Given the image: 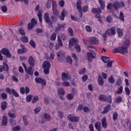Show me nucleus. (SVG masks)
<instances>
[{
    "instance_id": "3c124183",
    "label": "nucleus",
    "mask_w": 131,
    "mask_h": 131,
    "mask_svg": "<svg viewBox=\"0 0 131 131\" xmlns=\"http://www.w3.org/2000/svg\"><path fill=\"white\" fill-rule=\"evenodd\" d=\"M73 98H74V95L72 94H68L67 95V99L68 100H73Z\"/></svg>"
},
{
    "instance_id": "6e6552de",
    "label": "nucleus",
    "mask_w": 131,
    "mask_h": 131,
    "mask_svg": "<svg viewBox=\"0 0 131 131\" xmlns=\"http://www.w3.org/2000/svg\"><path fill=\"white\" fill-rule=\"evenodd\" d=\"M108 36H112L116 34V30L115 27H112L110 30H107L105 31Z\"/></svg>"
},
{
    "instance_id": "1a4fd4ad",
    "label": "nucleus",
    "mask_w": 131,
    "mask_h": 131,
    "mask_svg": "<svg viewBox=\"0 0 131 131\" xmlns=\"http://www.w3.org/2000/svg\"><path fill=\"white\" fill-rule=\"evenodd\" d=\"M3 65L0 66V72H4V71H9V66L5 61L3 63Z\"/></svg>"
},
{
    "instance_id": "a878e982",
    "label": "nucleus",
    "mask_w": 131,
    "mask_h": 131,
    "mask_svg": "<svg viewBox=\"0 0 131 131\" xmlns=\"http://www.w3.org/2000/svg\"><path fill=\"white\" fill-rule=\"evenodd\" d=\"M2 124L4 126H6L8 124V117L6 116H4L2 118Z\"/></svg>"
},
{
    "instance_id": "37998d69",
    "label": "nucleus",
    "mask_w": 131,
    "mask_h": 131,
    "mask_svg": "<svg viewBox=\"0 0 131 131\" xmlns=\"http://www.w3.org/2000/svg\"><path fill=\"white\" fill-rule=\"evenodd\" d=\"M121 83H122V81L121 80V78L118 77V80L116 81V84L117 86H119L121 85Z\"/></svg>"
},
{
    "instance_id": "0eeeda50",
    "label": "nucleus",
    "mask_w": 131,
    "mask_h": 131,
    "mask_svg": "<svg viewBox=\"0 0 131 131\" xmlns=\"http://www.w3.org/2000/svg\"><path fill=\"white\" fill-rule=\"evenodd\" d=\"M82 4V1L81 0H77L76 3L77 9L80 14V17L81 18L82 17V9L81 8V5Z\"/></svg>"
},
{
    "instance_id": "49530a36",
    "label": "nucleus",
    "mask_w": 131,
    "mask_h": 131,
    "mask_svg": "<svg viewBox=\"0 0 131 131\" xmlns=\"http://www.w3.org/2000/svg\"><path fill=\"white\" fill-rule=\"evenodd\" d=\"M38 100H39V98H38V96L35 95L33 97V98L32 101V104H34L35 103H36V102H37V101H38Z\"/></svg>"
},
{
    "instance_id": "a211bd4d",
    "label": "nucleus",
    "mask_w": 131,
    "mask_h": 131,
    "mask_svg": "<svg viewBox=\"0 0 131 131\" xmlns=\"http://www.w3.org/2000/svg\"><path fill=\"white\" fill-rule=\"evenodd\" d=\"M92 12L93 14H96V15H100L102 13V10L100 8H93L92 9Z\"/></svg>"
},
{
    "instance_id": "bf43d9fd",
    "label": "nucleus",
    "mask_w": 131,
    "mask_h": 131,
    "mask_svg": "<svg viewBox=\"0 0 131 131\" xmlns=\"http://www.w3.org/2000/svg\"><path fill=\"white\" fill-rule=\"evenodd\" d=\"M29 43L34 49H35L36 45L35 44V42L33 40L31 39Z\"/></svg>"
},
{
    "instance_id": "603ef678",
    "label": "nucleus",
    "mask_w": 131,
    "mask_h": 131,
    "mask_svg": "<svg viewBox=\"0 0 131 131\" xmlns=\"http://www.w3.org/2000/svg\"><path fill=\"white\" fill-rule=\"evenodd\" d=\"M68 31H69V33L71 36H73V35H74V32L73 31L72 28H69L68 29Z\"/></svg>"
},
{
    "instance_id": "5701e85b",
    "label": "nucleus",
    "mask_w": 131,
    "mask_h": 131,
    "mask_svg": "<svg viewBox=\"0 0 131 131\" xmlns=\"http://www.w3.org/2000/svg\"><path fill=\"white\" fill-rule=\"evenodd\" d=\"M78 43V41L77 39H75L74 38H72L71 40H70L69 46H76Z\"/></svg>"
},
{
    "instance_id": "20e7f679",
    "label": "nucleus",
    "mask_w": 131,
    "mask_h": 131,
    "mask_svg": "<svg viewBox=\"0 0 131 131\" xmlns=\"http://www.w3.org/2000/svg\"><path fill=\"white\" fill-rule=\"evenodd\" d=\"M98 100L100 101V102H108L110 104L112 103V96L111 95L107 96L104 94H100L98 97Z\"/></svg>"
},
{
    "instance_id": "e433bc0d",
    "label": "nucleus",
    "mask_w": 131,
    "mask_h": 131,
    "mask_svg": "<svg viewBox=\"0 0 131 131\" xmlns=\"http://www.w3.org/2000/svg\"><path fill=\"white\" fill-rule=\"evenodd\" d=\"M123 91V87L122 86H121L116 91V92H115V94H116L117 95H119L120 94H122Z\"/></svg>"
},
{
    "instance_id": "f03ea898",
    "label": "nucleus",
    "mask_w": 131,
    "mask_h": 131,
    "mask_svg": "<svg viewBox=\"0 0 131 131\" xmlns=\"http://www.w3.org/2000/svg\"><path fill=\"white\" fill-rule=\"evenodd\" d=\"M43 18L45 22L47 23L49 27H51V28H53V24L57 23V21H58V17L55 15H52L51 19L49 12H46L44 14Z\"/></svg>"
},
{
    "instance_id": "0e129e2a",
    "label": "nucleus",
    "mask_w": 131,
    "mask_h": 131,
    "mask_svg": "<svg viewBox=\"0 0 131 131\" xmlns=\"http://www.w3.org/2000/svg\"><path fill=\"white\" fill-rule=\"evenodd\" d=\"M8 115L11 118H16V114L12 113L11 111L8 112Z\"/></svg>"
},
{
    "instance_id": "72a5a7b5",
    "label": "nucleus",
    "mask_w": 131,
    "mask_h": 131,
    "mask_svg": "<svg viewBox=\"0 0 131 131\" xmlns=\"http://www.w3.org/2000/svg\"><path fill=\"white\" fill-rule=\"evenodd\" d=\"M101 59L104 63H107L110 61V58L107 56H101Z\"/></svg>"
},
{
    "instance_id": "9d476101",
    "label": "nucleus",
    "mask_w": 131,
    "mask_h": 131,
    "mask_svg": "<svg viewBox=\"0 0 131 131\" xmlns=\"http://www.w3.org/2000/svg\"><path fill=\"white\" fill-rule=\"evenodd\" d=\"M35 81L36 82V83H40L41 85H43V86L47 85L46 80L42 79L40 77H36L35 78Z\"/></svg>"
},
{
    "instance_id": "8fccbe9b",
    "label": "nucleus",
    "mask_w": 131,
    "mask_h": 131,
    "mask_svg": "<svg viewBox=\"0 0 131 131\" xmlns=\"http://www.w3.org/2000/svg\"><path fill=\"white\" fill-rule=\"evenodd\" d=\"M41 110V108L40 106H37L34 110V112H35V114H37V113H39L40 111Z\"/></svg>"
},
{
    "instance_id": "4c0bfd02",
    "label": "nucleus",
    "mask_w": 131,
    "mask_h": 131,
    "mask_svg": "<svg viewBox=\"0 0 131 131\" xmlns=\"http://www.w3.org/2000/svg\"><path fill=\"white\" fill-rule=\"evenodd\" d=\"M119 19L120 20V21H123V22H124V14L122 12H120V14L119 16Z\"/></svg>"
},
{
    "instance_id": "423d86ee",
    "label": "nucleus",
    "mask_w": 131,
    "mask_h": 131,
    "mask_svg": "<svg viewBox=\"0 0 131 131\" xmlns=\"http://www.w3.org/2000/svg\"><path fill=\"white\" fill-rule=\"evenodd\" d=\"M5 91L9 95H12V94L15 98H19V94L14 89H10V88L7 87L5 89Z\"/></svg>"
},
{
    "instance_id": "f257e3e1",
    "label": "nucleus",
    "mask_w": 131,
    "mask_h": 131,
    "mask_svg": "<svg viewBox=\"0 0 131 131\" xmlns=\"http://www.w3.org/2000/svg\"><path fill=\"white\" fill-rule=\"evenodd\" d=\"M130 46V41L129 40H127L124 41V44L118 48H115L113 52L114 54H121L122 55H125L128 53V48Z\"/></svg>"
},
{
    "instance_id": "c756f323",
    "label": "nucleus",
    "mask_w": 131,
    "mask_h": 131,
    "mask_svg": "<svg viewBox=\"0 0 131 131\" xmlns=\"http://www.w3.org/2000/svg\"><path fill=\"white\" fill-rule=\"evenodd\" d=\"M37 17L39 19L40 23H42V15L41 14V11L40 10L38 11Z\"/></svg>"
},
{
    "instance_id": "aec40b11",
    "label": "nucleus",
    "mask_w": 131,
    "mask_h": 131,
    "mask_svg": "<svg viewBox=\"0 0 131 131\" xmlns=\"http://www.w3.org/2000/svg\"><path fill=\"white\" fill-rule=\"evenodd\" d=\"M65 28H66V26L65 24H58L57 25V27L56 28V31H60V30H65Z\"/></svg>"
},
{
    "instance_id": "39448f33",
    "label": "nucleus",
    "mask_w": 131,
    "mask_h": 131,
    "mask_svg": "<svg viewBox=\"0 0 131 131\" xmlns=\"http://www.w3.org/2000/svg\"><path fill=\"white\" fill-rule=\"evenodd\" d=\"M43 69L44 74L48 75L50 73V68H51V63L49 61H45L43 62Z\"/></svg>"
},
{
    "instance_id": "2f4dec72",
    "label": "nucleus",
    "mask_w": 131,
    "mask_h": 131,
    "mask_svg": "<svg viewBox=\"0 0 131 131\" xmlns=\"http://www.w3.org/2000/svg\"><path fill=\"white\" fill-rule=\"evenodd\" d=\"M113 7L114 8V9L116 10H118V9H120L119 8V2H114L113 4Z\"/></svg>"
},
{
    "instance_id": "2eb2a0df",
    "label": "nucleus",
    "mask_w": 131,
    "mask_h": 131,
    "mask_svg": "<svg viewBox=\"0 0 131 131\" xmlns=\"http://www.w3.org/2000/svg\"><path fill=\"white\" fill-rule=\"evenodd\" d=\"M61 47H63V43L60 37L58 36L57 43L56 44L55 48L56 50H60Z\"/></svg>"
},
{
    "instance_id": "864d4df0",
    "label": "nucleus",
    "mask_w": 131,
    "mask_h": 131,
    "mask_svg": "<svg viewBox=\"0 0 131 131\" xmlns=\"http://www.w3.org/2000/svg\"><path fill=\"white\" fill-rule=\"evenodd\" d=\"M95 127L96 129H99L101 128V123L99 121L95 123Z\"/></svg>"
},
{
    "instance_id": "5fc2aeb1",
    "label": "nucleus",
    "mask_w": 131,
    "mask_h": 131,
    "mask_svg": "<svg viewBox=\"0 0 131 131\" xmlns=\"http://www.w3.org/2000/svg\"><path fill=\"white\" fill-rule=\"evenodd\" d=\"M23 119L25 125H26V126H27V125H28V121H27V118L26 117V116H24Z\"/></svg>"
},
{
    "instance_id": "c85d7f7f",
    "label": "nucleus",
    "mask_w": 131,
    "mask_h": 131,
    "mask_svg": "<svg viewBox=\"0 0 131 131\" xmlns=\"http://www.w3.org/2000/svg\"><path fill=\"white\" fill-rule=\"evenodd\" d=\"M98 84L100 85V86H103L104 85V79L101 77H98Z\"/></svg>"
},
{
    "instance_id": "c9c22d12",
    "label": "nucleus",
    "mask_w": 131,
    "mask_h": 131,
    "mask_svg": "<svg viewBox=\"0 0 131 131\" xmlns=\"http://www.w3.org/2000/svg\"><path fill=\"white\" fill-rule=\"evenodd\" d=\"M115 103H117V104L121 103V102H122V97H121V96L117 97L115 100Z\"/></svg>"
},
{
    "instance_id": "e2e57ef3",
    "label": "nucleus",
    "mask_w": 131,
    "mask_h": 131,
    "mask_svg": "<svg viewBox=\"0 0 131 131\" xmlns=\"http://www.w3.org/2000/svg\"><path fill=\"white\" fill-rule=\"evenodd\" d=\"M33 28H34V26L31 23H29L28 25V29L29 30H32Z\"/></svg>"
},
{
    "instance_id": "dca6fc26",
    "label": "nucleus",
    "mask_w": 131,
    "mask_h": 131,
    "mask_svg": "<svg viewBox=\"0 0 131 131\" xmlns=\"http://www.w3.org/2000/svg\"><path fill=\"white\" fill-rule=\"evenodd\" d=\"M28 62L29 65H30L31 67H34V66H35V61L34 60V59L32 56H30L29 57Z\"/></svg>"
},
{
    "instance_id": "f704fd0d",
    "label": "nucleus",
    "mask_w": 131,
    "mask_h": 131,
    "mask_svg": "<svg viewBox=\"0 0 131 131\" xmlns=\"http://www.w3.org/2000/svg\"><path fill=\"white\" fill-rule=\"evenodd\" d=\"M56 38H57V34L54 32L50 36V40L52 41H55L56 40Z\"/></svg>"
},
{
    "instance_id": "393cba45",
    "label": "nucleus",
    "mask_w": 131,
    "mask_h": 131,
    "mask_svg": "<svg viewBox=\"0 0 131 131\" xmlns=\"http://www.w3.org/2000/svg\"><path fill=\"white\" fill-rule=\"evenodd\" d=\"M43 119H44L45 121H50L51 119H52L51 115L48 113H45L43 117Z\"/></svg>"
},
{
    "instance_id": "473e14b6",
    "label": "nucleus",
    "mask_w": 131,
    "mask_h": 131,
    "mask_svg": "<svg viewBox=\"0 0 131 131\" xmlns=\"http://www.w3.org/2000/svg\"><path fill=\"white\" fill-rule=\"evenodd\" d=\"M87 49L88 51L92 52V53H96V52H97V49H96V48L93 46H88Z\"/></svg>"
},
{
    "instance_id": "6e6d98bb",
    "label": "nucleus",
    "mask_w": 131,
    "mask_h": 131,
    "mask_svg": "<svg viewBox=\"0 0 131 131\" xmlns=\"http://www.w3.org/2000/svg\"><path fill=\"white\" fill-rule=\"evenodd\" d=\"M66 60H67V63H68L71 65H72V59L71 58V57L69 56H67Z\"/></svg>"
},
{
    "instance_id": "6ab92c4d",
    "label": "nucleus",
    "mask_w": 131,
    "mask_h": 131,
    "mask_svg": "<svg viewBox=\"0 0 131 131\" xmlns=\"http://www.w3.org/2000/svg\"><path fill=\"white\" fill-rule=\"evenodd\" d=\"M101 124L102 127L103 128H107V126H108V123L107 122L106 117H104L101 119Z\"/></svg>"
},
{
    "instance_id": "b1692460",
    "label": "nucleus",
    "mask_w": 131,
    "mask_h": 131,
    "mask_svg": "<svg viewBox=\"0 0 131 131\" xmlns=\"http://www.w3.org/2000/svg\"><path fill=\"white\" fill-rule=\"evenodd\" d=\"M1 107L2 111H5L8 107V102L6 101H3L1 104Z\"/></svg>"
},
{
    "instance_id": "ea45409f",
    "label": "nucleus",
    "mask_w": 131,
    "mask_h": 131,
    "mask_svg": "<svg viewBox=\"0 0 131 131\" xmlns=\"http://www.w3.org/2000/svg\"><path fill=\"white\" fill-rule=\"evenodd\" d=\"M113 21V18L111 15H108L106 17V22L107 23H112Z\"/></svg>"
},
{
    "instance_id": "13d9d810",
    "label": "nucleus",
    "mask_w": 131,
    "mask_h": 131,
    "mask_svg": "<svg viewBox=\"0 0 131 131\" xmlns=\"http://www.w3.org/2000/svg\"><path fill=\"white\" fill-rule=\"evenodd\" d=\"M1 98L3 100H7L8 99V95L5 92H3L1 94Z\"/></svg>"
},
{
    "instance_id": "58836bf2",
    "label": "nucleus",
    "mask_w": 131,
    "mask_h": 131,
    "mask_svg": "<svg viewBox=\"0 0 131 131\" xmlns=\"http://www.w3.org/2000/svg\"><path fill=\"white\" fill-rule=\"evenodd\" d=\"M60 20L61 21H64L65 19V10H63L62 12L61 13V16L59 17Z\"/></svg>"
},
{
    "instance_id": "79ce46f5",
    "label": "nucleus",
    "mask_w": 131,
    "mask_h": 131,
    "mask_svg": "<svg viewBox=\"0 0 131 131\" xmlns=\"http://www.w3.org/2000/svg\"><path fill=\"white\" fill-rule=\"evenodd\" d=\"M117 118H118V113L115 112L113 114V120H114V121H116V120H117Z\"/></svg>"
},
{
    "instance_id": "412c9836",
    "label": "nucleus",
    "mask_w": 131,
    "mask_h": 131,
    "mask_svg": "<svg viewBox=\"0 0 131 131\" xmlns=\"http://www.w3.org/2000/svg\"><path fill=\"white\" fill-rule=\"evenodd\" d=\"M27 74H29L31 76H33V69H32V67L30 66L25 71Z\"/></svg>"
},
{
    "instance_id": "680f3d73",
    "label": "nucleus",
    "mask_w": 131,
    "mask_h": 131,
    "mask_svg": "<svg viewBox=\"0 0 131 131\" xmlns=\"http://www.w3.org/2000/svg\"><path fill=\"white\" fill-rule=\"evenodd\" d=\"M89 11V6L88 5H84L82 7V12L83 13H85Z\"/></svg>"
},
{
    "instance_id": "ddd939ff",
    "label": "nucleus",
    "mask_w": 131,
    "mask_h": 131,
    "mask_svg": "<svg viewBox=\"0 0 131 131\" xmlns=\"http://www.w3.org/2000/svg\"><path fill=\"white\" fill-rule=\"evenodd\" d=\"M61 79L62 81H65V80H70L71 79V76L69 73H62L61 75Z\"/></svg>"
},
{
    "instance_id": "f8f14e48",
    "label": "nucleus",
    "mask_w": 131,
    "mask_h": 131,
    "mask_svg": "<svg viewBox=\"0 0 131 131\" xmlns=\"http://www.w3.org/2000/svg\"><path fill=\"white\" fill-rule=\"evenodd\" d=\"M20 47L21 48V49H19L17 51V53L18 54V55L20 54H25V53H27V50L26 48H25V46L20 44Z\"/></svg>"
},
{
    "instance_id": "052dcab7",
    "label": "nucleus",
    "mask_w": 131,
    "mask_h": 131,
    "mask_svg": "<svg viewBox=\"0 0 131 131\" xmlns=\"http://www.w3.org/2000/svg\"><path fill=\"white\" fill-rule=\"evenodd\" d=\"M21 130V127L19 125H17L16 126L13 127L12 128V131H20Z\"/></svg>"
},
{
    "instance_id": "9b49d317",
    "label": "nucleus",
    "mask_w": 131,
    "mask_h": 131,
    "mask_svg": "<svg viewBox=\"0 0 131 131\" xmlns=\"http://www.w3.org/2000/svg\"><path fill=\"white\" fill-rule=\"evenodd\" d=\"M96 58V54L93 55V53L88 52L86 53V59L88 60V62H92L93 59Z\"/></svg>"
},
{
    "instance_id": "7c9ffc66",
    "label": "nucleus",
    "mask_w": 131,
    "mask_h": 131,
    "mask_svg": "<svg viewBox=\"0 0 131 131\" xmlns=\"http://www.w3.org/2000/svg\"><path fill=\"white\" fill-rule=\"evenodd\" d=\"M98 2L99 3L100 5V8L102 9V10H104L105 9V1L103 0H98Z\"/></svg>"
},
{
    "instance_id": "774afa93",
    "label": "nucleus",
    "mask_w": 131,
    "mask_h": 131,
    "mask_svg": "<svg viewBox=\"0 0 131 131\" xmlns=\"http://www.w3.org/2000/svg\"><path fill=\"white\" fill-rule=\"evenodd\" d=\"M85 30L87 31V32H89L91 33L92 32V27L90 26H85Z\"/></svg>"
},
{
    "instance_id": "338daca9",
    "label": "nucleus",
    "mask_w": 131,
    "mask_h": 131,
    "mask_svg": "<svg viewBox=\"0 0 131 131\" xmlns=\"http://www.w3.org/2000/svg\"><path fill=\"white\" fill-rule=\"evenodd\" d=\"M79 74H80L81 75H83L84 73H85V69H81V70L78 71Z\"/></svg>"
},
{
    "instance_id": "c03bdc74",
    "label": "nucleus",
    "mask_w": 131,
    "mask_h": 131,
    "mask_svg": "<svg viewBox=\"0 0 131 131\" xmlns=\"http://www.w3.org/2000/svg\"><path fill=\"white\" fill-rule=\"evenodd\" d=\"M9 122L11 126H15L16 124V120L14 119H10Z\"/></svg>"
},
{
    "instance_id": "09e8293b",
    "label": "nucleus",
    "mask_w": 131,
    "mask_h": 131,
    "mask_svg": "<svg viewBox=\"0 0 131 131\" xmlns=\"http://www.w3.org/2000/svg\"><path fill=\"white\" fill-rule=\"evenodd\" d=\"M21 41H23L24 43L26 42H28L29 39L27 36H24L21 37Z\"/></svg>"
},
{
    "instance_id": "cd10ccee",
    "label": "nucleus",
    "mask_w": 131,
    "mask_h": 131,
    "mask_svg": "<svg viewBox=\"0 0 131 131\" xmlns=\"http://www.w3.org/2000/svg\"><path fill=\"white\" fill-rule=\"evenodd\" d=\"M58 96H64L65 95V90L63 88H60L58 90Z\"/></svg>"
},
{
    "instance_id": "a19ab883",
    "label": "nucleus",
    "mask_w": 131,
    "mask_h": 131,
    "mask_svg": "<svg viewBox=\"0 0 131 131\" xmlns=\"http://www.w3.org/2000/svg\"><path fill=\"white\" fill-rule=\"evenodd\" d=\"M33 97V96H32V95H27L26 98V102H27L28 103H30V102H31V100H32Z\"/></svg>"
},
{
    "instance_id": "a18cd8bd",
    "label": "nucleus",
    "mask_w": 131,
    "mask_h": 131,
    "mask_svg": "<svg viewBox=\"0 0 131 131\" xmlns=\"http://www.w3.org/2000/svg\"><path fill=\"white\" fill-rule=\"evenodd\" d=\"M108 81L110 82V83H112V84L115 82V80L112 75H111L110 77L108 78Z\"/></svg>"
},
{
    "instance_id": "4468645a",
    "label": "nucleus",
    "mask_w": 131,
    "mask_h": 131,
    "mask_svg": "<svg viewBox=\"0 0 131 131\" xmlns=\"http://www.w3.org/2000/svg\"><path fill=\"white\" fill-rule=\"evenodd\" d=\"M68 118L71 122H78L79 121V117H74L72 115H69Z\"/></svg>"
},
{
    "instance_id": "69168bd1",
    "label": "nucleus",
    "mask_w": 131,
    "mask_h": 131,
    "mask_svg": "<svg viewBox=\"0 0 131 131\" xmlns=\"http://www.w3.org/2000/svg\"><path fill=\"white\" fill-rule=\"evenodd\" d=\"M75 49L76 52H78V53H80V51H81L80 46L77 44V45L75 46Z\"/></svg>"
},
{
    "instance_id": "7ed1b4c3",
    "label": "nucleus",
    "mask_w": 131,
    "mask_h": 131,
    "mask_svg": "<svg viewBox=\"0 0 131 131\" xmlns=\"http://www.w3.org/2000/svg\"><path fill=\"white\" fill-rule=\"evenodd\" d=\"M3 56H6V58H10L12 57V54L10 53L9 49L6 48H2L0 51V61H3L4 58Z\"/></svg>"
},
{
    "instance_id": "4be33fe9",
    "label": "nucleus",
    "mask_w": 131,
    "mask_h": 131,
    "mask_svg": "<svg viewBox=\"0 0 131 131\" xmlns=\"http://www.w3.org/2000/svg\"><path fill=\"white\" fill-rule=\"evenodd\" d=\"M117 35L119 38H121L123 36V31L120 28L116 29Z\"/></svg>"
},
{
    "instance_id": "de8ad7c7",
    "label": "nucleus",
    "mask_w": 131,
    "mask_h": 131,
    "mask_svg": "<svg viewBox=\"0 0 131 131\" xmlns=\"http://www.w3.org/2000/svg\"><path fill=\"white\" fill-rule=\"evenodd\" d=\"M19 33L20 34V35H26V32H25V31L24 29H23V28H20L19 30Z\"/></svg>"
},
{
    "instance_id": "4d7b16f0",
    "label": "nucleus",
    "mask_w": 131,
    "mask_h": 131,
    "mask_svg": "<svg viewBox=\"0 0 131 131\" xmlns=\"http://www.w3.org/2000/svg\"><path fill=\"white\" fill-rule=\"evenodd\" d=\"M95 18H98V21L101 24H102V16L100 14H96Z\"/></svg>"
},
{
    "instance_id": "f3484780",
    "label": "nucleus",
    "mask_w": 131,
    "mask_h": 131,
    "mask_svg": "<svg viewBox=\"0 0 131 131\" xmlns=\"http://www.w3.org/2000/svg\"><path fill=\"white\" fill-rule=\"evenodd\" d=\"M92 45H99V39L96 37H92L89 39Z\"/></svg>"
},
{
    "instance_id": "bb28decb",
    "label": "nucleus",
    "mask_w": 131,
    "mask_h": 131,
    "mask_svg": "<svg viewBox=\"0 0 131 131\" xmlns=\"http://www.w3.org/2000/svg\"><path fill=\"white\" fill-rule=\"evenodd\" d=\"M111 109V105L108 104L107 106H105L103 111L102 112L103 114H106L109 112V110Z\"/></svg>"
}]
</instances>
